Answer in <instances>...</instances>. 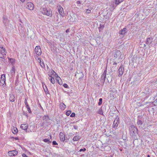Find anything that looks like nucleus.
<instances>
[{
    "instance_id": "obj_1",
    "label": "nucleus",
    "mask_w": 157,
    "mask_h": 157,
    "mask_svg": "<svg viewBox=\"0 0 157 157\" xmlns=\"http://www.w3.org/2000/svg\"><path fill=\"white\" fill-rule=\"evenodd\" d=\"M40 11L43 14L50 17L52 16V12L50 9H47L46 8L43 7L40 8Z\"/></svg>"
},
{
    "instance_id": "obj_2",
    "label": "nucleus",
    "mask_w": 157,
    "mask_h": 157,
    "mask_svg": "<svg viewBox=\"0 0 157 157\" xmlns=\"http://www.w3.org/2000/svg\"><path fill=\"white\" fill-rule=\"evenodd\" d=\"M6 52L2 45H0V58L4 59L6 57Z\"/></svg>"
},
{
    "instance_id": "obj_3",
    "label": "nucleus",
    "mask_w": 157,
    "mask_h": 157,
    "mask_svg": "<svg viewBox=\"0 0 157 157\" xmlns=\"http://www.w3.org/2000/svg\"><path fill=\"white\" fill-rule=\"evenodd\" d=\"M129 130L132 136H133L137 132V129L134 125L131 126L129 127Z\"/></svg>"
},
{
    "instance_id": "obj_4",
    "label": "nucleus",
    "mask_w": 157,
    "mask_h": 157,
    "mask_svg": "<svg viewBox=\"0 0 157 157\" xmlns=\"http://www.w3.org/2000/svg\"><path fill=\"white\" fill-rule=\"evenodd\" d=\"M119 123V119L117 117L115 119L113 125V128L116 129Z\"/></svg>"
},
{
    "instance_id": "obj_5",
    "label": "nucleus",
    "mask_w": 157,
    "mask_h": 157,
    "mask_svg": "<svg viewBox=\"0 0 157 157\" xmlns=\"http://www.w3.org/2000/svg\"><path fill=\"white\" fill-rule=\"evenodd\" d=\"M106 72V70H105L101 75V77L100 78V82L102 84H103L105 81Z\"/></svg>"
},
{
    "instance_id": "obj_6",
    "label": "nucleus",
    "mask_w": 157,
    "mask_h": 157,
    "mask_svg": "<svg viewBox=\"0 0 157 157\" xmlns=\"http://www.w3.org/2000/svg\"><path fill=\"white\" fill-rule=\"evenodd\" d=\"M6 77L4 74L2 75H1L0 79V85L3 86L5 83Z\"/></svg>"
},
{
    "instance_id": "obj_7",
    "label": "nucleus",
    "mask_w": 157,
    "mask_h": 157,
    "mask_svg": "<svg viewBox=\"0 0 157 157\" xmlns=\"http://www.w3.org/2000/svg\"><path fill=\"white\" fill-rule=\"evenodd\" d=\"M35 51L36 54V55L40 56L41 54V50L40 47L39 46H36L35 49Z\"/></svg>"
},
{
    "instance_id": "obj_8",
    "label": "nucleus",
    "mask_w": 157,
    "mask_h": 157,
    "mask_svg": "<svg viewBox=\"0 0 157 157\" xmlns=\"http://www.w3.org/2000/svg\"><path fill=\"white\" fill-rule=\"evenodd\" d=\"M118 72L119 73V76H120L123 74L124 72V68L123 65L121 64L118 70Z\"/></svg>"
},
{
    "instance_id": "obj_9",
    "label": "nucleus",
    "mask_w": 157,
    "mask_h": 157,
    "mask_svg": "<svg viewBox=\"0 0 157 157\" xmlns=\"http://www.w3.org/2000/svg\"><path fill=\"white\" fill-rule=\"evenodd\" d=\"M51 72L52 73V74L53 75L55 76V77L56 78V79L58 81L59 84H61L62 83V82H59L58 79V78H59L60 79V77L53 70H52L51 71Z\"/></svg>"
},
{
    "instance_id": "obj_10",
    "label": "nucleus",
    "mask_w": 157,
    "mask_h": 157,
    "mask_svg": "<svg viewBox=\"0 0 157 157\" xmlns=\"http://www.w3.org/2000/svg\"><path fill=\"white\" fill-rule=\"evenodd\" d=\"M18 151L16 150H12L8 152V154L10 156H14L18 154Z\"/></svg>"
},
{
    "instance_id": "obj_11",
    "label": "nucleus",
    "mask_w": 157,
    "mask_h": 157,
    "mask_svg": "<svg viewBox=\"0 0 157 157\" xmlns=\"http://www.w3.org/2000/svg\"><path fill=\"white\" fill-rule=\"evenodd\" d=\"M27 8L29 10H33L34 8L33 4L31 2H28L27 4Z\"/></svg>"
},
{
    "instance_id": "obj_12",
    "label": "nucleus",
    "mask_w": 157,
    "mask_h": 157,
    "mask_svg": "<svg viewBox=\"0 0 157 157\" xmlns=\"http://www.w3.org/2000/svg\"><path fill=\"white\" fill-rule=\"evenodd\" d=\"M65 136L63 132H60L59 135V137L61 141L63 142L65 140Z\"/></svg>"
},
{
    "instance_id": "obj_13",
    "label": "nucleus",
    "mask_w": 157,
    "mask_h": 157,
    "mask_svg": "<svg viewBox=\"0 0 157 157\" xmlns=\"http://www.w3.org/2000/svg\"><path fill=\"white\" fill-rule=\"evenodd\" d=\"M58 11L60 15H62L64 13L63 9L60 5L58 6Z\"/></svg>"
},
{
    "instance_id": "obj_14",
    "label": "nucleus",
    "mask_w": 157,
    "mask_h": 157,
    "mask_svg": "<svg viewBox=\"0 0 157 157\" xmlns=\"http://www.w3.org/2000/svg\"><path fill=\"white\" fill-rule=\"evenodd\" d=\"M153 38L152 37L148 38L147 39V41L146 43L147 45H150L151 44L152 41L153 40Z\"/></svg>"
},
{
    "instance_id": "obj_15",
    "label": "nucleus",
    "mask_w": 157,
    "mask_h": 157,
    "mask_svg": "<svg viewBox=\"0 0 157 157\" xmlns=\"http://www.w3.org/2000/svg\"><path fill=\"white\" fill-rule=\"evenodd\" d=\"M127 31V29L125 28H124L120 31L119 33L120 35H123L125 34Z\"/></svg>"
},
{
    "instance_id": "obj_16",
    "label": "nucleus",
    "mask_w": 157,
    "mask_h": 157,
    "mask_svg": "<svg viewBox=\"0 0 157 157\" xmlns=\"http://www.w3.org/2000/svg\"><path fill=\"white\" fill-rule=\"evenodd\" d=\"M28 127V125L27 124H21V128L23 130H27Z\"/></svg>"
},
{
    "instance_id": "obj_17",
    "label": "nucleus",
    "mask_w": 157,
    "mask_h": 157,
    "mask_svg": "<svg viewBox=\"0 0 157 157\" xmlns=\"http://www.w3.org/2000/svg\"><path fill=\"white\" fill-rule=\"evenodd\" d=\"M15 69L14 66H13L11 69L10 70V72L11 74V75L12 76L13 75H14L15 73Z\"/></svg>"
},
{
    "instance_id": "obj_18",
    "label": "nucleus",
    "mask_w": 157,
    "mask_h": 157,
    "mask_svg": "<svg viewBox=\"0 0 157 157\" xmlns=\"http://www.w3.org/2000/svg\"><path fill=\"white\" fill-rule=\"evenodd\" d=\"M60 106L61 109L63 110H64L66 107V105L63 103H61L60 104Z\"/></svg>"
},
{
    "instance_id": "obj_19",
    "label": "nucleus",
    "mask_w": 157,
    "mask_h": 157,
    "mask_svg": "<svg viewBox=\"0 0 157 157\" xmlns=\"http://www.w3.org/2000/svg\"><path fill=\"white\" fill-rule=\"evenodd\" d=\"M81 138L80 136H75L73 139V140L74 141H77L80 140Z\"/></svg>"
},
{
    "instance_id": "obj_20",
    "label": "nucleus",
    "mask_w": 157,
    "mask_h": 157,
    "mask_svg": "<svg viewBox=\"0 0 157 157\" xmlns=\"http://www.w3.org/2000/svg\"><path fill=\"white\" fill-rule=\"evenodd\" d=\"M49 79L52 84H53L55 83V80H54V79L51 76H49Z\"/></svg>"
},
{
    "instance_id": "obj_21",
    "label": "nucleus",
    "mask_w": 157,
    "mask_h": 157,
    "mask_svg": "<svg viewBox=\"0 0 157 157\" xmlns=\"http://www.w3.org/2000/svg\"><path fill=\"white\" fill-rule=\"evenodd\" d=\"M10 100L12 102H13L15 101V97L14 95L13 94L10 95Z\"/></svg>"
},
{
    "instance_id": "obj_22",
    "label": "nucleus",
    "mask_w": 157,
    "mask_h": 157,
    "mask_svg": "<svg viewBox=\"0 0 157 157\" xmlns=\"http://www.w3.org/2000/svg\"><path fill=\"white\" fill-rule=\"evenodd\" d=\"M124 0H116L115 2V4L116 6L119 5L120 3L122 2Z\"/></svg>"
},
{
    "instance_id": "obj_23",
    "label": "nucleus",
    "mask_w": 157,
    "mask_h": 157,
    "mask_svg": "<svg viewBox=\"0 0 157 157\" xmlns=\"http://www.w3.org/2000/svg\"><path fill=\"white\" fill-rule=\"evenodd\" d=\"M43 120L47 121L50 120V118L48 116H44L43 118Z\"/></svg>"
},
{
    "instance_id": "obj_24",
    "label": "nucleus",
    "mask_w": 157,
    "mask_h": 157,
    "mask_svg": "<svg viewBox=\"0 0 157 157\" xmlns=\"http://www.w3.org/2000/svg\"><path fill=\"white\" fill-rule=\"evenodd\" d=\"M12 131L13 133L14 134L17 133L18 132L17 129L14 127H13Z\"/></svg>"
},
{
    "instance_id": "obj_25",
    "label": "nucleus",
    "mask_w": 157,
    "mask_h": 157,
    "mask_svg": "<svg viewBox=\"0 0 157 157\" xmlns=\"http://www.w3.org/2000/svg\"><path fill=\"white\" fill-rule=\"evenodd\" d=\"M10 63L12 64H14L15 63V59H9Z\"/></svg>"
},
{
    "instance_id": "obj_26",
    "label": "nucleus",
    "mask_w": 157,
    "mask_h": 157,
    "mask_svg": "<svg viewBox=\"0 0 157 157\" xmlns=\"http://www.w3.org/2000/svg\"><path fill=\"white\" fill-rule=\"evenodd\" d=\"M3 23H4L5 25H6V24L7 23V18L6 17L4 16L3 17Z\"/></svg>"
},
{
    "instance_id": "obj_27",
    "label": "nucleus",
    "mask_w": 157,
    "mask_h": 157,
    "mask_svg": "<svg viewBox=\"0 0 157 157\" xmlns=\"http://www.w3.org/2000/svg\"><path fill=\"white\" fill-rule=\"evenodd\" d=\"M98 113L101 115H103V112L102 110V109H100L98 112Z\"/></svg>"
},
{
    "instance_id": "obj_28",
    "label": "nucleus",
    "mask_w": 157,
    "mask_h": 157,
    "mask_svg": "<svg viewBox=\"0 0 157 157\" xmlns=\"http://www.w3.org/2000/svg\"><path fill=\"white\" fill-rule=\"evenodd\" d=\"M102 99L101 98H100L99 99V101L98 103L99 105H100L102 104Z\"/></svg>"
},
{
    "instance_id": "obj_29",
    "label": "nucleus",
    "mask_w": 157,
    "mask_h": 157,
    "mask_svg": "<svg viewBox=\"0 0 157 157\" xmlns=\"http://www.w3.org/2000/svg\"><path fill=\"white\" fill-rule=\"evenodd\" d=\"M43 141L45 142H47L48 143H49L50 140L49 139H45L43 140Z\"/></svg>"
},
{
    "instance_id": "obj_30",
    "label": "nucleus",
    "mask_w": 157,
    "mask_h": 157,
    "mask_svg": "<svg viewBox=\"0 0 157 157\" xmlns=\"http://www.w3.org/2000/svg\"><path fill=\"white\" fill-rule=\"evenodd\" d=\"M71 113V111L68 110L66 112V115L67 116H68L70 115V114Z\"/></svg>"
},
{
    "instance_id": "obj_31",
    "label": "nucleus",
    "mask_w": 157,
    "mask_h": 157,
    "mask_svg": "<svg viewBox=\"0 0 157 157\" xmlns=\"http://www.w3.org/2000/svg\"><path fill=\"white\" fill-rule=\"evenodd\" d=\"M40 65L42 67H44V63L43 62H42L41 63V62H40Z\"/></svg>"
},
{
    "instance_id": "obj_32",
    "label": "nucleus",
    "mask_w": 157,
    "mask_h": 157,
    "mask_svg": "<svg viewBox=\"0 0 157 157\" xmlns=\"http://www.w3.org/2000/svg\"><path fill=\"white\" fill-rule=\"evenodd\" d=\"M91 11H90V10H89L88 9H87L86 10V13H91Z\"/></svg>"
},
{
    "instance_id": "obj_33",
    "label": "nucleus",
    "mask_w": 157,
    "mask_h": 157,
    "mask_svg": "<svg viewBox=\"0 0 157 157\" xmlns=\"http://www.w3.org/2000/svg\"><path fill=\"white\" fill-rule=\"evenodd\" d=\"M75 113H72L70 115V117H75Z\"/></svg>"
},
{
    "instance_id": "obj_34",
    "label": "nucleus",
    "mask_w": 157,
    "mask_h": 157,
    "mask_svg": "<svg viewBox=\"0 0 157 157\" xmlns=\"http://www.w3.org/2000/svg\"><path fill=\"white\" fill-rule=\"evenodd\" d=\"M63 86L65 88H68V86L67 84L64 83L63 84Z\"/></svg>"
},
{
    "instance_id": "obj_35",
    "label": "nucleus",
    "mask_w": 157,
    "mask_h": 157,
    "mask_svg": "<svg viewBox=\"0 0 157 157\" xmlns=\"http://www.w3.org/2000/svg\"><path fill=\"white\" fill-rule=\"evenodd\" d=\"M52 144L54 145H57L58 144L56 143V142L55 141H53L52 142Z\"/></svg>"
},
{
    "instance_id": "obj_36",
    "label": "nucleus",
    "mask_w": 157,
    "mask_h": 157,
    "mask_svg": "<svg viewBox=\"0 0 157 157\" xmlns=\"http://www.w3.org/2000/svg\"><path fill=\"white\" fill-rule=\"evenodd\" d=\"M88 9L89 10H90V11H91V10H92L93 9V6H90L89 7H88Z\"/></svg>"
},
{
    "instance_id": "obj_37",
    "label": "nucleus",
    "mask_w": 157,
    "mask_h": 157,
    "mask_svg": "<svg viewBox=\"0 0 157 157\" xmlns=\"http://www.w3.org/2000/svg\"><path fill=\"white\" fill-rule=\"evenodd\" d=\"M137 123L138 124L141 125H142V123L141 121H138Z\"/></svg>"
},
{
    "instance_id": "obj_38",
    "label": "nucleus",
    "mask_w": 157,
    "mask_h": 157,
    "mask_svg": "<svg viewBox=\"0 0 157 157\" xmlns=\"http://www.w3.org/2000/svg\"><path fill=\"white\" fill-rule=\"evenodd\" d=\"M86 150V149L85 148H84L83 149H81L79 150V151L81 152L82 151H85Z\"/></svg>"
},
{
    "instance_id": "obj_39",
    "label": "nucleus",
    "mask_w": 157,
    "mask_h": 157,
    "mask_svg": "<svg viewBox=\"0 0 157 157\" xmlns=\"http://www.w3.org/2000/svg\"><path fill=\"white\" fill-rule=\"evenodd\" d=\"M27 110L28 111L29 113H31V111L30 109V108H28Z\"/></svg>"
},
{
    "instance_id": "obj_40",
    "label": "nucleus",
    "mask_w": 157,
    "mask_h": 157,
    "mask_svg": "<svg viewBox=\"0 0 157 157\" xmlns=\"http://www.w3.org/2000/svg\"><path fill=\"white\" fill-rule=\"evenodd\" d=\"M25 105H28V103H27V100L26 99H25Z\"/></svg>"
},
{
    "instance_id": "obj_41",
    "label": "nucleus",
    "mask_w": 157,
    "mask_h": 157,
    "mask_svg": "<svg viewBox=\"0 0 157 157\" xmlns=\"http://www.w3.org/2000/svg\"><path fill=\"white\" fill-rule=\"evenodd\" d=\"M22 156L23 157H28V156L26 155L25 154L23 153Z\"/></svg>"
},
{
    "instance_id": "obj_42",
    "label": "nucleus",
    "mask_w": 157,
    "mask_h": 157,
    "mask_svg": "<svg viewBox=\"0 0 157 157\" xmlns=\"http://www.w3.org/2000/svg\"><path fill=\"white\" fill-rule=\"evenodd\" d=\"M74 128L75 129H76L78 128V126L76 125H74Z\"/></svg>"
},
{
    "instance_id": "obj_43",
    "label": "nucleus",
    "mask_w": 157,
    "mask_h": 157,
    "mask_svg": "<svg viewBox=\"0 0 157 157\" xmlns=\"http://www.w3.org/2000/svg\"><path fill=\"white\" fill-rule=\"evenodd\" d=\"M154 102L156 104V105H157V99L154 101Z\"/></svg>"
},
{
    "instance_id": "obj_44",
    "label": "nucleus",
    "mask_w": 157,
    "mask_h": 157,
    "mask_svg": "<svg viewBox=\"0 0 157 157\" xmlns=\"http://www.w3.org/2000/svg\"><path fill=\"white\" fill-rule=\"evenodd\" d=\"M76 3L77 4H81V2L80 1H77Z\"/></svg>"
},
{
    "instance_id": "obj_45",
    "label": "nucleus",
    "mask_w": 157,
    "mask_h": 157,
    "mask_svg": "<svg viewBox=\"0 0 157 157\" xmlns=\"http://www.w3.org/2000/svg\"><path fill=\"white\" fill-rule=\"evenodd\" d=\"M26 107L27 108V109L28 108H29V105H26Z\"/></svg>"
},
{
    "instance_id": "obj_46",
    "label": "nucleus",
    "mask_w": 157,
    "mask_h": 157,
    "mask_svg": "<svg viewBox=\"0 0 157 157\" xmlns=\"http://www.w3.org/2000/svg\"><path fill=\"white\" fill-rule=\"evenodd\" d=\"M38 61H40V62H41V59L40 58H38Z\"/></svg>"
},
{
    "instance_id": "obj_47",
    "label": "nucleus",
    "mask_w": 157,
    "mask_h": 157,
    "mask_svg": "<svg viewBox=\"0 0 157 157\" xmlns=\"http://www.w3.org/2000/svg\"><path fill=\"white\" fill-rule=\"evenodd\" d=\"M69 29H67L66 31V32L67 33L68 32H69Z\"/></svg>"
},
{
    "instance_id": "obj_48",
    "label": "nucleus",
    "mask_w": 157,
    "mask_h": 157,
    "mask_svg": "<svg viewBox=\"0 0 157 157\" xmlns=\"http://www.w3.org/2000/svg\"><path fill=\"white\" fill-rule=\"evenodd\" d=\"M20 1L22 2H23L25 1V0H20Z\"/></svg>"
},
{
    "instance_id": "obj_49",
    "label": "nucleus",
    "mask_w": 157,
    "mask_h": 157,
    "mask_svg": "<svg viewBox=\"0 0 157 157\" xmlns=\"http://www.w3.org/2000/svg\"><path fill=\"white\" fill-rule=\"evenodd\" d=\"M15 139L16 140H17L18 139V137H16L15 138Z\"/></svg>"
},
{
    "instance_id": "obj_50",
    "label": "nucleus",
    "mask_w": 157,
    "mask_h": 157,
    "mask_svg": "<svg viewBox=\"0 0 157 157\" xmlns=\"http://www.w3.org/2000/svg\"><path fill=\"white\" fill-rule=\"evenodd\" d=\"M147 157H150V156L149 155H148L147 156Z\"/></svg>"
},
{
    "instance_id": "obj_51",
    "label": "nucleus",
    "mask_w": 157,
    "mask_h": 157,
    "mask_svg": "<svg viewBox=\"0 0 157 157\" xmlns=\"http://www.w3.org/2000/svg\"><path fill=\"white\" fill-rule=\"evenodd\" d=\"M143 95L145 94V93H143Z\"/></svg>"
},
{
    "instance_id": "obj_52",
    "label": "nucleus",
    "mask_w": 157,
    "mask_h": 157,
    "mask_svg": "<svg viewBox=\"0 0 157 157\" xmlns=\"http://www.w3.org/2000/svg\"><path fill=\"white\" fill-rule=\"evenodd\" d=\"M115 64H116L117 63H115Z\"/></svg>"
},
{
    "instance_id": "obj_53",
    "label": "nucleus",
    "mask_w": 157,
    "mask_h": 157,
    "mask_svg": "<svg viewBox=\"0 0 157 157\" xmlns=\"http://www.w3.org/2000/svg\"><path fill=\"white\" fill-rule=\"evenodd\" d=\"M115 64H116L117 63H115Z\"/></svg>"
},
{
    "instance_id": "obj_54",
    "label": "nucleus",
    "mask_w": 157,
    "mask_h": 157,
    "mask_svg": "<svg viewBox=\"0 0 157 157\" xmlns=\"http://www.w3.org/2000/svg\"><path fill=\"white\" fill-rule=\"evenodd\" d=\"M115 64H116L117 63H115Z\"/></svg>"
}]
</instances>
